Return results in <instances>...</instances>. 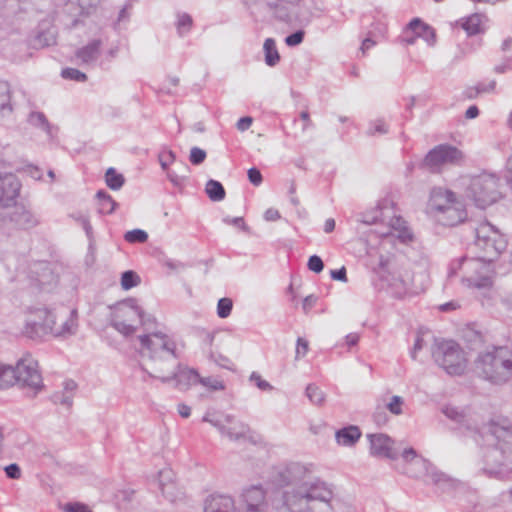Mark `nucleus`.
<instances>
[{
    "mask_svg": "<svg viewBox=\"0 0 512 512\" xmlns=\"http://www.w3.org/2000/svg\"><path fill=\"white\" fill-rule=\"evenodd\" d=\"M312 464L292 462L274 468L268 483L282 488L277 512H335L338 500L332 484L312 479Z\"/></svg>",
    "mask_w": 512,
    "mask_h": 512,
    "instance_id": "1",
    "label": "nucleus"
},
{
    "mask_svg": "<svg viewBox=\"0 0 512 512\" xmlns=\"http://www.w3.org/2000/svg\"><path fill=\"white\" fill-rule=\"evenodd\" d=\"M473 437L475 442L483 440L487 444L481 449V470L485 475L504 478L512 473V422L505 417L493 419Z\"/></svg>",
    "mask_w": 512,
    "mask_h": 512,
    "instance_id": "2",
    "label": "nucleus"
},
{
    "mask_svg": "<svg viewBox=\"0 0 512 512\" xmlns=\"http://www.w3.org/2000/svg\"><path fill=\"white\" fill-rule=\"evenodd\" d=\"M140 353L154 362H172L171 373L159 377L163 383L175 381V386L184 389L190 385L198 384L199 373L195 369L181 368L177 359L180 356L175 339L166 333H149L138 336Z\"/></svg>",
    "mask_w": 512,
    "mask_h": 512,
    "instance_id": "3",
    "label": "nucleus"
},
{
    "mask_svg": "<svg viewBox=\"0 0 512 512\" xmlns=\"http://www.w3.org/2000/svg\"><path fill=\"white\" fill-rule=\"evenodd\" d=\"M37 321H27L24 334L31 339H40L47 335L56 338H67L78 330V312L76 309L33 308Z\"/></svg>",
    "mask_w": 512,
    "mask_h": 512,
    "instance_id": "4",
    "label": "nucleus"
},
{
    "mask_svg": "<svg viewBox=\"0 0 512 512\" xmlns=\"http://www.w3.org/2000/svg\"><path fill=\"white\" fill-rule=\"evenodd\" d=\"M478 254L477 256H463L450 263L448 268V277L462 272L461 282L469 288L475 290H490L493 285V276L495 273L493 259Z\"/></svg>",
    "mask_w": 512,
    "mask_h": 512,
    "instance_id": "5",
    "label": "nucleus"
},
{
    "mask_svg": "<svg viewBox=\"0 0 512 512\" xmlns=\"http://www.w3.org/2000/svg\"><path fill=\"white\" fill-rule=\"evenodd\" d=\"M475 372L484 380L503 385L512 379V355L504 346L479 353L474 362Z\"/></svg>",
    "mask_w": 512,
    "mask_h": 512,
    "instance_id": "6",
    "label": "nucleus"
},
{
    "mask_svg": "<svg viewBox=\"0 0 512 512\" xmlns=\"http://www.w3.org/2000/svg\"><path fill=\"white\" fill-rule=\"evenodd\" d=\"M434 361L449 375H462L467 368V357L453 340L437 341L432 349Z\"/></svg>",
    "mask_w": 512,
    "mask_h": 512,
    "instance_id": "7",
    "label": "nucleus"
},
{
    "mask_svg": "<svg viewBox=\"0 0 512 512\" xmlns=\"http://www.w3.org/2000/svg\"><path fill=\"white\" fill-rule=\"evenodd\" d=\"M466 196L477 207L486 208L500 198L499 178L490 173H481L471 177L466 188Z\"/></svg>",
    "mask_w": 512,
    "mask_h": 512,
    "instance_id": "8",
    "label": "nucleus"
},
{
    "mask_svg": "<svg viewBox=\"0 0 512 512\" xmlns=\"http://www.w3.org/2000/svg\"><path fill=\"white\" fill-rule=\"evenodd\" d=\"M146 325L145 313L135 299H127L116 305L111 317V326L125 337L133 335L137 326Z\"/></svg>",
    "mask_w": 512,
    "mask_h": 512,
    "instance_id": "9",
    "label": "nucleus"
},
{
    "mask_svg": "<svg viewBox=\"0 0 512 512\" xmlns=\"http://www.w3.org/2000/svg\"><path fill=\"white\" fill-rule=\"evenodd\" d=\"M475 240L473 249L479 254L496 260L506 249L507 241L503 234L488 221H483L475 227Z\"/></svg>",
    "mask_w": 512,
    "mask_h": 512,
    "instance_id": "10",
    "label": "nucleus"
},
{
    "mask_svg": "<svg viewBox=\"0 0 512 512\" xmlns=\"http://www.w3.org/2000/svg\"><path fill=\"white\" fill-rule=\"evenodd\" d=\"M402 458L405 462L412 464L418 469L417 471H407V474L411 477L427 475L442 492L456 489L459 485L455 479L438 471L428 460L418 456L413 448L405 449L402 453Z\"/></svg>",
    "mask_w": 512,
    "mask_h": 512,
    "instance_id": "11",
    "label": "nucleus"
},
{
    "mask_svg": "<svg viewBox=\"0 0 512 512\" xmlns=\"http://www.w3.org/2000/svg\"><path fill=\"white\" fill-rule=\"evenodd\" d=\"M463 160L464 154L457 147L439 144L426 154L421 166L431 172H439L443 166L458 165Z\"/></svg>",
    "mask_w": 512,
    "mask_h": 512,
    "instance_id": "12",
    "label": "nucleus"
},
{
    "mask_svg": "<svg viewBox=\"0 0 512 512\" xmlns=\"http://www.w3.org/2000/svg\"><path fill=\"white\" fill-rule=\"evenodd\" d=\"M14 372L16 384L22 389H29L34 394L43 389V378L38 369V362L32 356L27 355L18 360Z\"/></svg>",
    "mask_w": 512,
    "mask_h": 512,
    "instance_id": "13",
    "label": "nucleus"
},
{
    "mask_svg": "<svg viewBox=\"0 0 512 512\" xmlns=\"http://www.w3.org/2000/svg\"><path fill=\"white\" fill-rule=\"evenodd\" d=\"M204 422H208L219 430L221 435L228 437L232 441L245 439L249 433V427L244 422L237 420L230 414H209L203 417Z\"/></svg>",
    "mask_w": 512,
    "mask_h": 512,
    "instance_id": "14",
    "label": "nucleus"
},
{
    "mask_svg": "<svg viewBox=\"0 0 512 512\" xmlns=\"http://www.w3.org/2000/svg\"><path fill=\"white\" fill-rule=\"evenodd\" d=\"M234 505V512H268L269 508L266 491L261 485L243 489Z\"/></svg>",
    "mask_w": 512,
    "mask_h": 512,
    "instance_id": "15",
    "label": "nucleus"
},
{
    "mask_svg": "<svg viewBox=\"0 0 512 512\" xmlns=\"http://www.w3.org/2000/svg\"><path fill=\"white\" fill-rule=\"evenodd\" d=\"M390 217H385V222L387 223V227L382 231H376L381 237H386L393 235V232H396V237L402 243H408L412 240L413 235L410 229L407 226V222L401 217L396 216L395 214V206L393 205V212H388Z\"/></svg>",
    "mask_w": 512,
    "mask_h": 512,
    "instance_id": "16",
    "label": "nucleus"
},
{
    "mask_svg": "<svg viewBox=\"0 0 512 512\" xmlns=\"http://www.w3.org/2000/svg\"><path fill=\"white\" fill-rule=\"evenodd\" d=\"M21 184L11 173H0V207L14 205L19 196Z\"/></svg>",
    "mask_w": 512,
    "mask_h": 512,
    "instance_id": "17",
    "label": "nucleus"
},
{
    "mask_svg": "<svg viewBox=\"0 0 512 512\" xmlns=\"http://www.w3.org/2000/svg\"><path fill=\"white\" fill-rule=\"evenodd\" d=\"M456 202L455 194L443 188H434L431 191L430 200L428 203V213L433 217H437L439 213H444L446 208L451 207Z\"/></svg>",
    "mask_w": 512,
    "mask_h": 512,
    "instance_id": "18",
    "label": "nucleus"
},
{
    "mask_svg": "<svg viewBox=\"0 0 512 512\" xmlns=\"http://www.w3.org/2000/svg\"><path fill=\"white\" fill-rule=\"evenodd\" d=\"M7 217L19 229H30L38 224L36 216L24 206H15L7 216L0 215V227L4 226Z\"/></svg>",
    "mask_w": 512,
    "mask_h": 512,
    "instance_id": "19",
    "label": "nucleus"
},
{
    "mask_svg": "<svg viewBox=\"0 0 512 512\" xmlns=\"http://www.w3.org/2000/svg\"><path fill=\"white\" fill-rule=\"evenodd\" d=\"M367 438L370 442V453L374 456L385 457L388 459H396L397 453L393 450L392 439L382 433L368 434Z\"/></svg>",
    "mask_w": 512,
    "mask_h": 512,
    "instance_id": "20",
    "label": "nucleus"
},
{
    "mask_svg": "<svg viewBox=\"0 0 512 512\" xmlns=\"http://www.w3.org/2000/svg\"><path fill=\"white\" fill-rule=\"evenodd\" d=\"M388 212H393V201L384 198L377 203L375 208L362 213L360 221L368 225L384 223L385 217H390Z\"/></svg>",
    "mask_w": 512,
    "mask_h": 512,
    "instance_id": "21",
    "label": "nucleus"
},
{
    "mask_svg": "<svg viewBox=\"0 0 512 512\" xmlns=\"http://www.w3.org/2000/svg\"><path fill=\"white\" fill-rule=\"evenodd\" d=\"M301 0H273L267 2V7L272 15L278 21L290 23L293 20L292 9L296 7Z\"/></svg>",
    "mask_w": 512,
    "mask_h": 512,
    "instance_id": "22",
    "label": "nucleus"
},
{
    "mask_svg": "<svg viewBox=\"0 0 512 512\" xmlns=\"http://www.w3.org/2000/svg\"><path fill=\"white\" fill-rule=\"evenodd\" d=\"M101 46L102 42L100 39H93L85 46L79 48L75 53V57L81 64L94 66L101 55Z\"/></svg>",
    "mask_w": 512,
    "mask_h": 512,
    "instance_id": "23",
    "label": "nucleus"
},
{
    "mask_svg": "<svg viewBox=\"0 0 512 512\" xmlns=\"http://www.w3.org/2000/svg\"><path fill=\"white\" fill-rule=\"evenodd\" d=\"M467 217V212L461 202H456L446 208L444 213H439L434 219L443 226H455L462 223Z\"/></svg>",
    "mask_w": 512,
    "mask_h": 512,
    "instance_id": "24",
    "label": "nucleus"
},
{
    "mask_svg": "<svg viewBox=\"0 0 512 512\" xmlns=\"http://www.w3.org/2000/svg\"><path fill=\"white\" fill-rule=\"evenodd\" d=\"M487 18L483 14L474 13L467 17H463L457 21V24L466 32L468 36L484 34Z\"/></svg>",
    "mask_w": 512,
    "mask_h": 512,
    "instance_id": "25",
    "label": "nucleus"
},
{
    "mask_svg": "<svg viewBox=\"0 0 512 512\" xmlns=\"http://www.w3.org/2000/svg\"><path fill=\"white\" fill-rule=\"evenodd\" d=\"M77 383L72 379H67L62 384V390L55 391L51 400L54 404L61 405L67 409L73 405L74 396L77 390Z\"/></svg>",
    "mask_w": 512,
    "mask_h": 512,
    "instance_id": "26",
    "label": "nucleus"
},
{
    "mask_svg": "<svg viewBox=\"0 0 512 512\" xmlns=\"http://www.w3.org/2000/svg\"><path fill=\"white\" fill-rule=\"evenodd\" d=\"M408 32L414 33L417 39L422 38L429 46L436 42L435 30L420 18H414L408 23Z\"/></svg>",
    "mask_w": 512,
    "mask_h": 512,
    "instance_id": "27",
    "label": "nucleus"
},
{
    "mask_svg": "<svg viewBox=\"0 0 512 512\" xmlns=\"http://www.w3.org/2000/svg\"><path fill=\"white\" fill-rule=\"evenodd\" d=\"M234 500L226 495H210L205 501L204 512H234Z\"/></svg>",
    "mask_w": 512,
    "mask_h": 512,
    "instance_id": "28",
    "label": "nucleus"
},
{
    "mask_svg": "<svg viewBox=\"0 0 512 512\" xmlns=\"http://www.w3.org/2000/svg\"><path fill=\"white\" fill-rule=\"evenodd\" d=\"M159 489L164 497L173 502L177 498V487L173 480V472L169 468L159 471Z\"/></svg>",
    "mask_w": 512,
    "mask_h": 512,
    "instance_id": "29",
    "label": "nucleus"
},
{
    "mask_svg": "<svg viewBox=\"0 0 512 512\" xmlns=\"http://www.w3.org/2000/svg\"><path fill=\"white\" fill-rule=\"evenodd\" d=\"M11 88L7 81H0V123L12 118Z\"/></svg>",
    "mask_w": 512,
    "mask_h": 512,
    "instance_id": "30",
    "label": "nucleus"
},
{
    "mask_svg": "<svg viewBox=\"0 0 512 512\" xmlns=\"http://www.w3.org/2000/svg\"><path fill=\"white\" fill-rule=\"evenodd\" d=\"M360 437L361 431L359 427L354 425L339 429L335 433L337 443L347 447L353 446L360 439Z\"/></svg>",
    "mask_w": 512,
    "mask_h": 512,
    "instance_id": "31",
    "label": "nucleus"
},
{
    "mask_svg": "<svg viewBox=\"0 0 512 512\" xmlns=\"http://www.w3.org/2000/svg\"><path fill=\"white\" fill-rule=\"evenodd\" d=\"M263 53L265 64L269 67H275L280 62V54L273 38H266L263 43Z\"/></svg>",
    "mask_w": 512,
    "mask_h": 512,
    "instance_id": "32",
    "label": "nucleus"
},
{
    "mask_svg": "<svg viewBox=\"0 0 512 512\" xmlns=\"http://www.w3.org/2000/svg\"><path fill=\"white\" fill-rule=\"evenodd\" d=\"M98 199V211L101 214H111L117 207L116 201L104 190H99L96 193Z\"/></svg>",
    "mask_w": 512,
    "mask_h": 512,
    "instance_id": "33",
    "label": "nucleus"
},
{
    "mask_svg": "<svg viewBox=\"0 0 512 512\" xmlns=\"http://www.w3.org/2000/svg\"><path fill=\"white\" fill-rule=\"evenodd\" d=\"M16 384L14 367L0 363V390H5Z\"/></svg>",
    "mask_w": 512,
    "mask_h": 512,
    "instance_id": "34",
    "label": "nucleus"
},
{
    "mask_svg": "<svg viewBox=\"0 0 512 512\" xmlns=\"http://www.w3.org/2000/svg\"><path fill=\"white\" fill-rule=\"evenodd\" d=\"M205 192L210 200L218 202L225 198V189L223 185L216 180H209L205 186Z\"/></svg>",
    "mask_w": 512,
    "mask_h": 512,
    "instance_id": "35",
    "label": "nucleus"
},
{
    "mask_svg": "<svg viewBox=\"0 0 512 512\" xmlns=\"http://www.w3.org/2000/svg\"><path fill=\"white\" fill-rule=\"evenodd\" d=\"M28 122L35 127H40L48 135H52V126L42 112H31L28 116Z\"/></svg>",
    "mask_w": 512,
    "mask_h": 512,
    "instance_id": "36",
    "label": "nucleus"
},
{
    "mask_svg": "<svg viewBox=\"0 0 512 512\" xmlns=\"http://www.w3.org/2000/svg\"><path fill=\"white\" fill-rule=\"evenodd\" d=\"M105 182L110 189L119 190L124 185L125 179L114 168H109L105 174Z\"/></svg>",
    "mask_w": 512,
    "mask_h": 512,
    "instance_id": "37",
    "label": "nucleus"
},
{
    "mask_svg": "<svg viewBox=\"0 0 512 512\" xmlns=\"http://www.w3.org/2000/svg\"><path fill=\"white\" fill-rule=\"evenodd\" d=\"M193 26L192 17L187 13H178L176 28L179 36L183 37L188 34Z\"/></svg>",
    "mask_w": 512,
    "mask_h": 512,
    "instance_id": "38",
    "label": "nucleus"
},
{
    "mask_svg": "<svg viewBox=\"0 0 512 512\" xmlns=\"http://www.w3.org/2000/svg\"><path fill=\"white\" fill-rule=\"evenodd\" d=\"M426 278L427 276L424 272L414 274L410 281L404 283V286L413 292L423 291L426 288Z\"/></svg>",
    "mask_w": 512,
    "mask_h": 512,
    "instance_id": "39",
    "label": "nucleus"
},
{
    "mask_svg": "<svg viewBox=\"0 0 512 512\" xmlns=\"http://www.w3.org/2000/svg\"><path fill=\"white\" fill-rule=\"evenodd\" d=\"M405 401L401 396L393 395L389 398V400L386 402L385 407L386 409L393 415L399 416L404 413Z\"/></svg>",
    "mask_w": 512,
    "mask_h": 512,
    "instance_id": "40",
    "label": "nucleus"
},
{
    "mask_svg": "<svg viewBox=\"0 0 512 512\" xmlns=\"http://www.w3.org/2000/svg\"><path fill=\"white\" fill-rule=\"evenodd\" d=\"M388 33V25L384 20H376L372 23L371 29L368 32V35L378 39L385 40L387 38Z\"/></svg>",
    "mask_w": 512,
    "mask_h": 512,
    "instance_id": "41",
    "label": "nucleus"
},
{
    "mask_svg": "<svg viewBox=\"0 0 512 512\" xmlns=\"http://www.w3.org/2000/svg\"><path fill=\"white\" fill-rule=\"evenodd\" d=\"M306 395L313 404L321 405L324 402V393L315 384H309L306 387Z\"/></svg>",
    "mask_w": 512,
    "mask_h": 512,
    "instance_id": "42",
    "label": "nucleus"
},
{
    "mask_svg": "<svg viewBox=\"0 0 512 512\" xmlns=\"http://www.w3.org/2000/svg\"><path fill=\"white\" fill-rule=\"evenodd\" d=\"M366 133L369 136L384 135L388 133V126L383 119H376L369 123Z\"/></svg>",
    "mask_w": 512,
    "mask_h": 512,
    "instance_id": "43",
    "label": "nucleus"
},
{
    "mask_svg": "<svg viewBox=\"0 0 512 512\" xmlns=\"http://www.w3.org/2000/svg\"><path fill=\"white\" fill-rule=\"evenodd\" d=\"M139 282H140L139 276L131 270L125 271L122 274L121 286L125 290H129V289L137 286L139 284Z\"/></svg>",
    "mask_w": 512,
    "mask_h": 512,
    "instance_id": "44",
    "label": "nucleus"
},
{
    "mask_svg": "<svg viewBox=\"0 0 512 512\" xmlns=\"http://www.w3.org/2000/svg\"><path fill=\"white\" fill-rule=\"evenodd\" d=\"M443 413L456 423L462 424L466 422V415L463 410L454 406H446L443 408Z\"/></svg>",
    "mask_w": 512,
    "mask_h": 512,
    "instance_id": "45",
    "label": "nucleus"
},
{
    "mask_svg": "<svg viewBox=\"0 0 512 512\" xmlns=\"http://www.w3.org/2000/svg\"><path fill=\"white\" fill-rule=\"evenodd\" d=\"M233 302L230 298L224 297L219 299L217 303V315L219 318H227L232 311Z\"/></svg>",
    "mask_w": 512,
    "mask_h": 512,
    "instance_id": "46",
    "label": "nucleus"
},
{
    "mask_svg": "<svg viewBox=\"0 0 512 512\" xmlns=\"http://www.w3.org/2000/svg\"><path fill=\"white\" fill-rule=\"evenodd\" d=\"M148 234L141 229H133L127 231L124 235V239L129 243H143L147 240Z\"/></svg>",
    "mask_w": 512,
    "mask_h": 512,
    "instance_id": "47",
    "label": "nucleus"
},
{
    "mask_svg": "<svg viewBox=\"0 0 512 512\" xmlns=\"http://www.w3.org/2000/svg\"><path fill=\"white\" fill-rule=\"evenodd\" d=\"M61 76L64 79L73 80L76 82H84L87 79V76L85 73L81 72L80 70L76 68H65L61 72Z\"/></svg>",
    "mask_w": 512,
    "mask_h": 512,
    "instance_id": "48",
    "label": "nucleus"
},
{
    "mask_svg": "<svg viewBox=\"0 0 512 512\" xmlns=\"http://www.w3.org/2000/svg\"><path fill=\"white\" fill-rule=\"evenodd\" d=\"M198 383H200L201 385H203L204 387H206L212 391H220V390H224V388H225L223 382L214 377H201L200 376Z\"/></svg>",
    "mask_w": 512,
    "mask_h": 512,
    "instance_id": "49",
    "label": "nucleus"
},
{
    "mask_svg": "<svg viewBox=\"0 0 512 512\" xmlns=\"http://www.w3.org/2000/svg\"><path fill=\"white\" fill-rule=\"evenodd\" d=\"M249 380L262 391H270L273 389V386L268 381L262 379L260 374L257 372H252Z\"/></svg>",
    "mask_w": 512,
    "mask_h": 512,
    "instance_id": "50",
    "label": "nucleus"
},
{
    "mask_svg": "<svg viewBox=\"0 0 512 512\" xmlns=\"http://www.w3.org/2000/svg\"><path fill=\"white\" fill-rule=\"evenodd\" d=\"M206 159V152L199 148L193 147L190 150L189 160L193 165H200Z\"/></svg>",
    "mask_w": 512,
    "mask_h": 512,
    "instance_id": "51",
    "label": "nucleus"
},
{
    "mask_svg": "<svg viewBox=\"0 0 512 512\" xmlns=\"http://www.w3.org/2000/svg\"><path fill=\"white\" fill-rule=\"evenodd\" d=\"M175 160V154L173 151L164 149L159 153V162L162 169L166 170L170 164Z\"/></svg>",
    "mask_w": 512,
    "mask_h": 512,
    "instance_id": "52",
    "label": "nucleus"
},
{
    "mask_svg": "<svg viewBox=\"0 0 512 512\" xmlns=\"http://www.w3.org/2000/svg\"><path fill=\"white\" fill-rule=\"evenodd\" d=\"M304 36V31L298 30L285 38V44L289 47L297 46L303 42Z\"/></svg>",
    "mask_w": 512,
    "mask_h": 512,
    "instance_id": "53",
    "label": "nucleus"
},
{
    "mask_svg": "<svg viewBox=\"0 0 512 512\" xmlns=\"http://www.w3.org/2000/svg\"><path fill=\"white\" fill-rule=\"evenodd\" d=\"M309 350V343L306 339L299 337L297 339L295 359L298 360L306 356Z\"/></svg>",
    "mask_w": 512,
    "mask_h": 512,
    "instance_id": "54",
    "label": "nucleus"
},
{
    "mask_svg": "<svg viewBox=\"0 0 512 512\" xmlns=\"http://www.w3.org/2000/svg\"><path fill=\"white\" fill-rule=\"evenodd\" d=\"M307 266H308L309 270H311V271H313L315 273H320L323 270V268H324V263H323L322 259L319 256L312 255L308 259Z\"/></svg>",
    "mask_w": 512,
    "mask_h": 512,
    "instance_id": "55",
    "label": "nucleus"
},
{
    "mask_svg": "<svg viewBox=\"0 0 512 512\" xmlns=\"http://www.w3.org/2000/svg\"><path fill=\"white\" fill-rule=\"evenodd\" d=\"M119 47L113 46L109 48L105 53L103 54V58L99 61V65L101 67H105L108 63H110L113 59H115L118 55Z\"/></svg>",
    "mask_w": 512,
    "mask_h": 512,
    "instance_id": "56",
    "label": "nucleus"
},
{
    "mask_svg": "<svg viewBox=\"0 0 512 512\" xmlns=\"http://www.w3.org/2000/svg\"><path fill=\"white\" fill-rule=\"evenodd\" d=\"M380 40L370 36L367 34V36L363 39L362 44L360 46V52L363 56L366 55V53L373 48Z\"/></svg>",
    "mask_w": 512,
    "mask_h": 512,
    "instance_id": "57",
    "label": "nucleus"
},
{
    "mask_svg": "<svg viewBox=\"0 0 512 512\" xmlns=\"http://www.w3.org/2000/svg\"><path fill=\"white\" fill-rule=\"evenodd\" d=\"M417 38L414 33L408 32V24L402 31V34L399 36V42L406 45L415 44Z\"/></svg>",
    "mask_w": 512,
    "mask_h": 512,
    "instance_id": "58",
    "label": "nucleus"
},
{
    "mask_svg": "<svg viewBox=\"0 0 512 512\" xmlns=\"http://www.w3.org/2000/svg\"><path fill=\"white\" fill-rule=\"evenodd\" d=\"M512 70V57H506L500 64L494 67V72L497 74H503Z\"/></svg>",
    "mask_w": 512,
    "mask_h": 512,
    "instance_id": "59",
    "label": "nucleus"
},
{
    "mask_svg": "<svg viewBox=\"0 0 512 512\" xmlns=\"http://www.w3.org/2000/svg\"><path fill=\"white\" fill-rule=\"evenodd\" d=\"M247 175H248V179H249V181H250L253 185H255V186H259V185L262 183V180H263V179H262V175H261V172H260L257 168H255V167L250 168V169L248 170Z\"/></svg>",
    "mask_w": 512,
    "mask_h": 512,
    "instance_id": "60",
    "label": "nucleus"
},
{
    "mask_svg": "<svg viewBox=\"0 0 512 512\" xmlns=\"http://www.w3.org/2000/svg\"><path fill=\"white\" fill-rule=\"evenodd\" d=\"M318 297L311 294L303 299L302 309L305 314H308L310 310L316 305Z\"/></svg>",
    "mask_w": 512,
    "mask_h": 512,
    "instance_id": "61",
    "label": "nucleus"
},
{
    "mask_svg": "<svg viewBox=\"0 0 512 512\" xmlns=\"http://www.w3.org/2000/svg\"><path fill=\"white\" fill-rule=\"evenodd\" d=\"M65 512H92L85 504L67 503L64 507Z\"/></svg>",
    "mask_w": 512,
    "mask_h": 512,
    "instance_id": "62",
    "label": "nucleus"
},
{
    "mask_svg": "<svg viewBox=\"0 0 512 512\" xmlns=\"http://www.w3.org/2000/svg\"><path fill=\"white\" fill-rule=\"evenodd\" d=\"M6 476L10 479H19L21 477L20 467L13 463L5 467Z\"/></svg>",
    "mask_w": 512,
    "mask_h": 512,
    "instance_id": "63",
    "label": "nucleus"
},
{
    "mask_svg": "<svg viewBox=\"0 0 512 512\" xmlns=\"http://www.w3.org/2000/svg\"><path fill=\"white\" fill-rule=\"evenodd\" d=\"M79 6L84 13L89 14L92 9L96 8L100 0H78Z\"/></svg>",
    "mask_w": 512,
    "mask_h": 512,
    "instance_id": "64",
    "label": "nucleus"
}]
</instances>
